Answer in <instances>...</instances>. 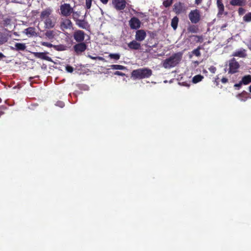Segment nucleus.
I'll return each instance as SVG.
<instances>
[{
	"label": "nucleus",
	"mask_w": 251,
	"mask_h": 251,
	"mask_svg": "<svg viewBox=\"0 0 251 251\" xmlns=\"http://www.w3.org/2000/svg\"><path fill=\"white\" fill-rule=\"evenodd\" d=\"M52 13V10L50 7L46 8L41 12L40 19L44 23L45 29H51L56 25V18L51 15Z\"/></svg>",
	"instance_id": "f257e3e1"
},
{
	"label": "nucleus",
	"mask_w": 251,
	"mask_h": 251,
	"mask_svg": "<svg viewBox=\"0 0 251 251\" xmlns=\"http://www.w3.org/2000/svg\"><path fill=\"white\" fill-rule=\"evenodd\" d=\"M181 52L175 53L169 58L165 59L162 62V67L165 69H170L176 67L182 59Z\"/></svg>",
	"instance_id": "f03ea898"
},
{
	"label": "nucleus",
	"mask_w": 251,
	"mask_h": 251,
	"mask_svg": "<svg viewBox=\"0 0 251 251\" xmlns=\"http://www.w3.org/2000/svg\"><path fill=\"white\" fill-rule=\"evenodd\" d=\"M152 75V71L148 68H138L131 73V77L134 79H142L149 78Z\"/></svg>",
	"instance_id": "7ed1b4c3"
},
{
	"label": "nucleus",
	"mask_w": 251,
	"mask_h": 251,
	"mask_svg": "<svg viewBox=\"0 0 251 251\" xmlns=\"http://www.w3.org/2000/svg\"><path fill=\"white\" fill-rule=\"evenodd\" d=\"M60 14L63 17L69 16L72 13L75 12L71 5L67 3H64L60 6Z\"/></svg>",
	"instance_id": "20e7f679"
},
{
	"label": "nucleus",
	"mask_w": 251,
	"mask_h": 251,
	"mask_svg": "<svg viewBox=\"0 0 251 251\" xmlns=\"http://www.w3.org/2000/svg\"><path fill=\"white\" fill-rule=\"evenodd\" d=\"M188 18L194 24L199 23L200 20V11L198 9L193 10L188 14Z\"/></svg>",
	"instance_id": "39448f33"
},
{
	"label": "nucleus",
	"mask_w": 251,
	"mask_h": 251,
	"mask_svg": "<svg viewBox=\"0 0 251 251\" xmlns=\"http://www.w3.org/2000/svg\"><path fill=\"white\" fill-rule=\"evenodd\" d=\"M87 46L84 42L78 43L73 47L76 55H80L86 50Z\"/></svg>",
	"instance_id": "423d86ee"
},
{
	"label": "nucleus",
	"mask_w": 251,
	"mask_h": 251,
	"mask_svg": "<svg viewBox=\"0 0 251 251\" xmlns=\"http://www.w3.org/2000/svg\"><path fill=\"white\" fill-rule=\"evenodd\" d=\"M60 28L62 31L66 29H70L72 28V23L69 19L61 18L60 23Z\"/></svg>",
	"instance_id": "0eeeda50"
},
{
	"label": "nucleus",
	"mask_w": 251,
	"mask_h": 251,
	"mask_svg": "<svg viewBox=\"0 0 251 251\" xmlns=\"http://www.w3.org/2000/svg\"><path fill=\"white\" fill-rule=\"evenodd\" d=\"M128 25H129V27L131 29L138 30L140 28L141 22L137 18L133 17L130 19L129 22H128Z\"/></svg>",
	"instance_id": "6e6552de"
},
{
	"label": "nucleus",
	"mask_w": 251,
	"mask_h": 251,
	"mask_svg": "<svg viewBox=\"0 0 251 251\" xmlns=\"http://www.w3.org/2000/svg\"><path fill=\"white\" fill-rule=\"evenodd\" d=\"M229 70H228V74H234L238 72V69L239 68V64L237 61L235 60L234 58L231 59L229 61Z\"/></svg>",
	"instance_id": "1a4fd4ad"
},
{
	"label": "nucleus",
	"mask_w": 251,
	"mask_h": 251,
	"mask_svg": "<svg viewBox=\"0 0 251 251\" xmlns=\"http://www.w3.org/2000/svg\"><path fill=\"white\" fill-rule=\"evenodd\" d=\"M112 4L114 5V8L117 11L123 10L126 8V0H113Z\"/></svg>",
	"instance_id": "9d476101"
},
{
	"label": "nucleus",
	"mask_w": 251,
	"mask_h": 251,
	"mask_svg": "<svg viewBox=\"0 0 251 251\" xmlns=\"http://www.w3.org/2000/svg\"><path fill=\"white\" fill-rule=\"evenodd\" d=\"M74 39L77 43H83L84 39V32L82 30H77L74 32Z\"/></svg>",
	"instance_id": "9b49d317"
},
{
	"label": "nucleus",
	"mask_w": 251,
	"mask_h": 251,
	"mask_svg": "<svg viewBox=\"0 0 251 251\" xmlns=\"http://www.w3.org/2000/svg\"><path fill=\"white\" fill-rule=\"evenodd\" d=\"M146 37V31L144 29H137L135 32V40L138 42H142L145 40Z\"/></svg>",
	"instance_id": "f8f14e48"
},
{
	"label": "nucleus",
	"mask_w": 251,
	"mask_h": 251,
	"mask_svg": "<svg viewBox=\"0 0 251 251\" xmlns=\"http://www.w3.org/2000/svg\"><path fill=\"white\" fill-rule=\"evenodd\" d=\"M75 22L76 25L81 28V29H84L88 30L90 28V25L88 24L87 22L83 20H74Z\"/></svg>",
	"instance_id": "ddd939ff"
},
{
	"label": "nucleus",
	"mask_w": 251,
	"mask_h": 251,
	"mask_svg": "<svg viewBox=\"0 0 251 251\" xmlns=\"http://www.w3.org/2000/svg\"><path fill=\"white\" fill-rule=\"evenodd\" d=\"M184 7L183 3L178 2L174 4V7H173V11L175 12L176 14L178 15L184 12Z\"/></svg>",
	"instance_id": "4468645a"
},
{
	"label": "nucleus",
	"mask_w": 251,
	"mask_h": 251,
	"mask_svg": "<svg viewBox=\"0 0 251 251\" xmlns=\"http://www.w3.org/2000/svg\"><path fill=\"white\" fill-rule=\"evenodd\" d=\"M47 52H33V55L38 58H41L49 62L51 61V58L46 55Z\"/></svg>",
	"instance_id": "2eb2a0df"
},
{
	"label": "nucleus",
	"mask_w": 251,
	"mask_h": 251,
	"mask_svg": "<svg viewBox=\"0 0 251 251\" xmlns=\"http://www.w3.org/2000/svg\"><path fill=\"white\" fill-rule=\"evenodd\" d=\"M59 31L56 30H48L46 31L45 32V36L46 38L49 39V40H52L55 38L56 36H57V33H59Z\"/></svg>",
	"instance_id": "dca6fc26"
},
{
	"label": "nucleus",
	"mask_w": 251,
	"mask_h": 251,
	"mask_svg": "<svg viewBox=\"0 0 251 251\" xmlns=\"http://www.w3.org/2000/svg\"><path fill=\"white\" fill-rule=\"evenodd\" d=\"M127 47L130 50H137L140 49V43L136 40H133L127 44Z\"/></svg>",
	"instance_id": "f3484780"
},
{
	"label": "nucleus",
	"mask_w": 251,
	"mask_h": 251,
	"mask_svg": "<svg viewBox=\"0 0 251 251\" xmlns=\"http://www.w3.org/2000/svg\"><path fill=\"white\" fill-rule=\"evenodd\" d=\"M25 48V44L16 43L14 44V47L11 48V49L14 51H24Z\"/></svg>",
	"instance_id": "a211bd4d"
},
{
	"label": "nucleus",
	"mask_w": 251,
	"mask_h": 251,
	"mask_svg": "<svg viewBox=\"0 0 251 251\" xmlns=\"http://www.w3.org/2000/svg\"><path fill=\"white\" fill-rule=\"evenodd\" d=\"M229 4L232 6H244L246 4V0H231Z\"/></svg>",
	"instance_id": "6ab92c4d"
},
{
	"label": "nucleus",
	"mask_w": 251,
	"mask_h": 251,
	"mask_svg": "<svg viewBox=\"0 0 251 251\" xmlns=\"http://www.w3.org/2000/svg\"><path fill=\"white\" fill-rule=\"evenodd\" d=\"M232 55L240 58H245L246 56V50L243 49H241L239 50L234 51Z\"/></svg>",
	"instance_id": "aec40b11"
},
{
	"label": "nucleus",
	"mask_w": 251,
	"mask_h": 251,
	"mask_svg": "<svg viewBox=\"0 0 251 251\" xmlns=\"http://www.w3.org/2000/svg\"><path fill=\"white\" fill-rule=\"evenodd\" d=\"M216 5L218 8V16H222L224 12V5L222 3V0H216Z\"/></svg>",
	"instance_id": "412c9836"
},
{
	"label": "nucleus",
	"mask_w": 251,
	"mask_h": 251,
	"mask_svg": "<svg viewBox=\"0 0 251 251\" xmlns=\"http://www.w3.org/2000/svg\"><path fill=\"white\" fill-rule=\"evenodd\" d=\"M240 83H243V85H247L249 83H251V75H244L241 78V80L240 81Z\"/></svg>",
	"instance_id": "4be33fe9"
},
{
	"label": "nucleus",
	"mask_w": 251,
	"mask_h": 251,
	"mask_svg": "<svg viewBox=\"0 0 251 251\" xmlns=\"http://www.w3.org/2000/svg\"><path fill=\"white\" fill-rule=\"evenodd\" d=\"M248 96V93L246 92L245 91H242L241 93L237 95V97L241 100L242 101H246Z\"/></svg>",
	"instance_id": "5701e85b"
},
{
	"label": "nucleus",
	"mask_w": 251,
	"mask_h": 251,
	"mask_svg": "<svg viewBox=\"0 0 251 251\" xmlns=\"http://www.w3.org/2000/svg\"><path fill=\"white\" fill-rule=\"evenodd\" d=\"M178 23V18L176 16L174 17L171 21V27L173 29L176 30V27H177V23Z\"/></svg>",
	"instance_id": "b1692460"
},
{
	"label": "nucleus",
	"mask_w": 251,
	"mask_h": 251,
	"mask_svg": "<svg viewBox=\"0 0 251 251\" xmlns=\"http://www.w3.org/2000/svg\"><path fill=\"white\" fill-rule=\"evenodd\" d=\"M199 31V28L196 25H190V26L187 27V31L191 33H197Z\"/></svg>",
	"instance_id": "393cba45"
},
{
	"label": "nucleus",
	"mask_w": 251,
	"mask_h": 251,
	"mask_svg": "<svg viewBox=\"0 0 251 251\" xmlns=\"http://www.w3.org/2000/svg\"><path fill=\"white\" fill-rule=\"evenodd\" d=\"M110 69L114 70H125L126 69V68L124 66L114 64L110 65Z\"/></svg>",
	"instance_id": "a878e982"
},
{
	"label": "nucleus",
	"mask_w": 251,
	"mask_h": 251,
	"mask_svg": "<svg viewBox=\"0 0 251 251\" xmlns=\"http://www.w3.org/2000/svg\"><path fill=\"white\" fill-rule=\"evenodd\" d=\"M25 34L28 35L34 36L35 35V29L34 27H29L25 29Z\"/></svg>",
	"instance_id": "bb28decb"
},
{
	"label": "nucleus",
	"mask_w": 251,
	"mask_h": 251,
	"mask_svg": "<svg viewBox=\"0 0 251 251\" xmlns=\"http://www.w3.org/2000/svg\"><path fill=\"white\" fill-rule=\"evenodd\" d=\"M203 79V76L201 75H195L194 77H193V83H197L201 81Z\"/></svg>",
	"instance_id": "cd10ccee"
},
{
	"label": "nucleus",
	"mask_w": 251,
	"mask_h": 251,
	"mask_svg": "<svg viewBox=\"0 0 251 251\" xmlns=\"http://www.w3.org/2000/svg\"><path fill=\"white\" fill-rule=\"evenodd\" d=\"M202 49V47L201 46H199L197 47V48L192 51V54L195 55V56L199 57L200 56V50Z\"/></svg>",
	"instance_id": "c85d7f7f"
},
{
	"label": "nucleus",
	"mask_w": 251,
	"mask_h": 251,
	"mask_svg": "<svg viewBox=\"0 0 251 251\" xmlns=\"http://www.w3.org/2000/svg\"><path fill=\"white\" fill-rule=\"evenodd\" d=\"M52 48L57 51H64L65 50V47L63 45H56Z\"/></svg>",
	"instance_id": "c756f323"
},
{
	"label": "nucleus",
	"mask_w": 251,
	"mask_h": 251,
	"mask_svg": "<svg viewBox=\"0 0 251 251\" xmlns=\"http://www.w3.org/2000/svg\"><path fill=\"white\" fill-rule=\"evenodd\" d=\"M243 21L246 23L251 21V12L246 14L245 16L243 17Z\"/></svg>",
	"instance_id": "7c9ffc66"
},
{
	"label": "nucleus",
	"mask_w": 251,
	"mask_h": 251,
	"mask_svg": "<svg viewBox=\"0 0 251 251\" xmlns=\"http://www.w3.org/2000/svg\"><path fill=\"white\" fill-rule=\"evenodd\" d=\"M108 56H109L111 59L115 60H118L119 59V57H120V55L118 53H111Z\"/></svg>",
	"instance_id": "2f4dec72"
},
{
	"label": "nucleus",
	"mask_w": 251,
	"mask_h": 251,
	"mask_svg": "<svg viewBox=\"0 0 251 251\" xmlns=\"http://www.w3.org/2000/svg\"><path fill=\"white\" fill-rule=\"evenodd\" d=\"M7 41V39L5 36H4L2 33L0 32V45H1Z\"/></svg>",
	"instance_id": "473e14b6"
},
{
	"label": "nucleus",
	"mask_w": 251,
	"mask_h": 251,
	"mask_svg": "<svg viewBox=\"0 0 251 251\" xmlns=\"http://www.w3.org/2000/svg\"><path fill=\"white\" fill-rule=\"evenodd\" d=\"M173 3V0H164L163 1V6L166 8H168Z\"/></svg>",
	"instance_id": "72a5a7b5"
},
{
	"label": "nucleus",
	"mask_w": 251,
	"mask_h": 251,
	"mask_svg": "<svg viewBox=\"0 0 251 251\" xmlns=\"http://www.w3.org/2000/svg\"><path fill=\"white\" fill-rule=\"evenodd\" d=\"M72 14H73V15H72V18H73L74 20H79L78 18L80 16V12L75 11V12L72 13Z\"/></svg>",
	"instance_id": "f704fd0d"
},
{
	"label": "nucleus",
	"mask_w": 251,
	"mask_h": 251,
	"mask_svg": "<svg viewBox=\"0 0 251 251\" xmlns=\"http://www.w3.org/2000/svg\"><path fill=\"white\" fill-rule=\"evenodd\" d=\"M41 46L49 47V48H52L53 47L56 46V45H54L50 43H48V42H41Z\"/></svg>",
	"instance_id": "c9c22d12"
},
{
	"label": "nucleus",
	"mask_w": 251,
	"mask_h": 251,
	"mask_svg": "<svg viewBox=\"0 0 251 251\" xmlns=\"http://www.w3.org/2000/svg\"><path fill=\"white\" fill-rule=\"evenodd\" d=\"M87 57H89V58L91 59L92 60H100V61L103 60V58L102 57H100V56L94 57L93 56H91V55H87Z\"/></svg>",
	"instance_id": "e433bc0d"
},
{
	"label": "nucleus",
	"mask_w": 251,
	"mask_h": 251,
	"mask_svg": "<svg viewBox=\"0 0 251 251\" xmlns=\"http://www.w3.org/2000/svg\"><path fill=\"white\" fill-rule=\"evenodd\" d=\"M92 5V0H86V8L89 9Z\"/></svg>",
	"instance_id": "4c0bfd02"
},
{
	"label": "nucleus",
	"mask_w": 251,
	"mask_h": 251,
	"mask_svg": "<svg viewBox=\"0 0 251 251\" xmlns=\"http://www.w3.org/2000/svg\"><path fill=\"white\" fill-rule=\"evenodd\" d=\"M245 12L246 10L242 7L239 8V9H238V14H239V16H242L245 14Z\"/></svg>",
	"instance_id": "58836bf2"
},
{
	"label": "nucleus",
	"mask_w": 251,
	"mask_h": 251,
	"mask_svg": "<svg viewBox=\"0 0 251 251\" xmlns=\"http://www.w3.org/2000/svg\"><path fill=\"white\" fill-rule=\"evenodd\" d=\"M6 110V107L4 105L0 106V117L3 114V111Z\"/></svg>",
	"instance_id": "ea45409f"
},
{
	"label": "nucleus",
	"mask_w": 251,
	"mask_h": 251,
	"mask_svg": "<svg viewBox=\"0 0 251 251\" xmlns=\"http://www.w3.org/2000/svg\"><path fill=\"white\" fill-rule=\"evenodd\" d=\"M194 36H195V38H197V40H196V42L201 43L203 41V37H202L201 36L195 35Z\"/></svg>",
	"instance_id": "a19ab883"
},
{
	"label": "nucleus",
	"mask_w": 251,
	"mask_h": 251,
	"mask_svg": "<svg viewBox=\"0 0 251 251\" xmlns=\"http://www.w3.org/2000/svg\"><path fill=\"white\" fill-rule=\"evenodd\" d=\"M66 71L68 73H72L73 72V68L71 66L67 65V66H66Z\"/></svg>",
	"instance_id": "79ce46f5"
},
{
	"label": "nucleus",
	"mask_w": 251,
	"mask_h": 251,
	"mask_svg": "<svg viewBox=\"0 0 251 251\" xmlns=\"http://www.w3.org/2000/svg\"><path fill=\"white\" fill-rule=\"evenodd\" d=\"M208 71H209V72L212 74H215L216 72V68L213 66H211L210 67L208 68Z\"/></svg>",
	"instance_id": "37998d69"
},
{
	"label": "nucleus",
	"mask_w": 251,
	"mask_h": 251,
	"mask_svg": "<svg viewBox=\"0 0 251 251\" xmlns=\"http://www.w3.org/2000/svg\"><path fill=\"white\" fill-rule=\"evenodd\" d=\"M114 75H119V76H125V74L121 72H119V71H116V72H114Z\"/></svg>",
	"instance_id": "c03bdc74"
},
{
	"label": "nucleus",
	"mask_w": 251,
	"mask_h": 251,
	"mask_svg": "<svg viewBox=\"0 0 251 251\" xmlns=\"http://www.w3.org/2000/svg\"><path fill=\"white\" fill-rule=\"evenodd\" d=\"M243 84V83H238L234 84V88H236V89L239 90V88L241 87V85Z\"/></svg>",
	"instance_id": "a18cd8bd"
},
{
	"label": "nucleus",
	"mask_w": 251,
	"mask_h": 251,
	"mask_svg": "<svg viewBox=\"0 0 251 251\" xmlns=\"http://www.w3.org/2000/svg\"><path fill=\"white\" fill-rule=\"evenodd\" d=\"M222 83H223V84H226L227 83V81H228V79L226 78V77H223V78H222Z\"/></svg>",
	"instance_id": "49530a36"
},
{
	"label": "nucleus",
	"mask_w": 251,
	"mask_h": 251,
	"mask_svg": "<svg viewBox=\"0 0 251 251\" xmlns=\"http://www.w3.org/2000/svg\"><path fill=\"white\" fill-rule=\"evenodd\" d=\"M64 103L61 101H59L57 102V105L60 106L61 108L64 107Z\"/></svg>",
	"instance_id": "de8ad7c7"
},
{
	"label": "nucleus",
	"mask_w": 251,
	"mask_h": 251,
	"mask_svg": "<svg viewBox=\"0 0 251 251\" xmlns=\"http://www.w3.org/2000/svg\"><path fill=\"white\" fill-rule=\"evenodd\" d=\"M100 2L102 3L103 4L106 5L108 2V0H100Z\"/></svg>",
	"instance_id": "09e8293b"
},
{
	"label": "nucleus",
	"mask_w": 251,
	"mask_h": 251,
	"mask_svg": "<svg viewBox=\"0 0 251 251\" xmlns=\"http://www.w3.org/2000/svg\"><path fill=\"white\" fill-rule=\"evenodd\" d=\"M136 13H137L138 15L141 16V17H145V16H146V15H145V14H144V13H143L142 12H137Z\"/></svg>",
	"instance_id": "8fccbe9b"
},
{
	"label": "nucleus",
	"mask_w": 251,
	"mask_h": 251,
	"mask_svg": "<svg viewBox=\"0 0 251 251\" xmlns=\"http://www.w3.org/2000/svg\"><path fill=\"white\" fill-rule=\"evenodd\" d=\"M201 2V0H195V4L199 5Z\"/></svg>",
	"instance_id": "3c124183"
},
{
	"label": "nucleus",
	"mask_w": 251,
	"mask_h": 251,
	"mask_svg": "<svg viewBox=\"0 0 251 251\" xmlns=\"http://www.w3.org/2000/svg\"><path fill=\"white\" fill-rule=\"evenodd\" d=\"M4 57V56L2 54V53L0 52V58H2Z\"/></svg>",
	"instance_id": "603ef678"
},
{
	"label": "nucleus",
	"mask_w": 251,
	"mask_h": 251,
	"mask_svg": "<svg viewBox=\"0 0 251 251\" xmlns=\"http://www.w3.org/2000/svg\"><path fill=\"white\" fill-rule=\"evenodd\" d=\"M1 101H2V100H1V98H0V103H1Z\"/></svg>",
	"instance_id": "864d4df0"
}]
</instances>
